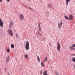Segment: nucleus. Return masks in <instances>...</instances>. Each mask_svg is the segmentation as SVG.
Wrapping results in <instances>:
<instances>
[{
    "label": "nucleus",
    "instance_id": "22",
    "mask_svg": "<svg viewBox=\"0 0 75 75\" xmlns=\"http://www.w3.org/2000/svg\"><path fill=\"white\" fill-rule=\"evenodd\" d=\"M6 52L8 53H9L10 52V50L9 49H8L6 50Z\"/></svg>",
    "mask_w": 75,
    "mask_h": 75
},
{
    "label": "nucleus",
    "instance_id": "13",
    "mask_svg": "<svg viewBox=\"0 0 75 75\" xmlns=\"http://www.w3.org/2000/svg\"><path fill=\"white\" fill-rule=\"evenodd\" d=\"M47 71H45L43 73L44 75H47Z\"/></svg>",
    "mask_w": 75,
    "mask_h": 75
},
{
    "label": "nucleus",
    "instance_id": "24",
    "mask_svg": "<svg viewBox=\"0 0 75 75\" xmlns=\"http://www.w3.org/2000/svg\"><path fill=\"white\" fill-rule=\"evenodd\" d=\"M48 6L49 8H50L51 7V6L50 4H48Z\"/></svg>",
    "mask_w": 75,
    "mask_h": 75
},
{
    "label": "nucleus",
    "instance_id": "23",
    "mask_svg": "<svg viewBox=\"0 0 75 75\" xmlns=\"http://www.w3.org/2000/svg\"><path fill=\"white\" fill-rule=\"evenodd\" d=\"M16 37L18 38V34H16Z\"/></svg>",
    "mask_w": 75,
    "mask_h": 75
},
{
    "label": "nucleus",
    "instance_id": "28",
    "mask_svg": "<svg viewBox=\"0 0 75 75\" xmlns=\"http://www.w3.org/2000/svg\"><path fill=\"white\" fill-rule=\"evenodd\" d=\"M71 56H75V54H71Z\"/></svg>",
    "mask_w": 75,
    "mask_h": 75
},
{
    "label": "nucleus",
    "instance_id": "29",
    "mask_svg": "<svg viewBox=\"0 0 75 75\" xmlns=\"http://www.w3.org/2000/svg\"><path fill=\"white\" fill-rule=\"evenodd\" d=\"M7 2H9L10 1V0H6Z\"/></svg>",
    "mask_w": 75,
    "mask_h": 75
},
{
    "label": "nucleus",
    "instance_id": "34",
    "mask_svg": "<svg viewBox=\"0 0 75 75\" xmlns=\"http://www.w3.org/2000/svg\"><path fill=\"white\" fill-rule=\"evenodd\" d=\"M74 56H75V54H74Z\"/></svg>",
    "mask_w": 75,
    "mask_h": 75
},
{
    "label": "nucleus",
    "instance_id": "7",
    "mask_svg": "<svg viewBox=\"0 0 75 75\" xmlns=\"http://www.w3.org/2000/svg\"><path fill=\"white\" fill-rule=\"evenodd\" d=\"M13 25V22H12V21H11L9 25V28H11L12 27Z\"/></svg>",
    "mask_w": 75,
    "mask_h": 75
},
{
    "label": "nucleus",
    "instance_id": "14",
    "mask_svg": "<svg viewBox=\"0 0 75 75\" xmlns=\"http://www.w3.org/2000/svg\"><path fill=\"white\" fill-rule=\"evenodd\" d=\"M41 65L42 67H44L45 66L44 62H42L41 63Z\"/></svg>",
    "mask_w": 75,
    "mask_h": 75
},
{
    "label": "nucleus",
    "instance_id": "8",
    "mask_svg": "<svg viewBox=\"0 0 75 75\" xmlns=\"http://www.w3.org/2000/svg\"><path fill=\"white\" fill-rule=\"evenodd\" d=\"M69 48L70 50H72L73 51H75V48H74L72 46H70L69 47Z\"/></svg>",
    "mask_w": 75,
    "mask_h": 75
},
{
    "label": "nucleus",
    "instance_id": "33",
    "mask_svg": "<svg viewBox=\"0 0 75 75\" xmlns=\"http://www.w3.org/2000/svg\"><path fill=\"white\" fill-rule=\"evenodd\" d=\"M30 0H28V1H30Z\"/></svg>",
    "mask_w": 75,
    "mask_h": 75
},
{
    "label": "nucleus",
    "instance_id": "26",
    "mask_svg": "<svg viewBox=\"0 0 75 75\" xmlns=\"http://www.w3.org/2000/svg\"><path fill=\"white\" fill-rule=\"evenodd\" d=\"M29 8L31 10H33V9L32 8H31V7H29Z\"/></svg>",
    "mask_w": 75,
    "mask_h": 75
},
{
    "label": "nucleus",
    "instance_id": "20",
    "mask_svg": "<svg viewBox=\"0 0 75 75\" xmlns=\"http://www.w3.org/2000/svg\"><path fill=\"white\" fill-rule=\"evenodd\" d=\"M37 59L38 61L39 62H40V59L38 56H37Z\"/></svg>",
    "mask_w": 75,
    "mask_h": 75
},
{
    "label": "nucleus",
    "instance_id": "2",
    "mask_svg": "<svg viewBox=\"0 0 75 75\" xmlns=\"http://www.w3.org/2000/svg\"><path fill=\"white\" fill-rule=\"evenodd\" d=\"M25 45V48L26 50H28L29 49V43L28 41H26Z\"/></svg>",
    "mask_w": 75,
    "mask_h": 75
},
{
    "label": "nucleus",
    "instance_id": "31",
    "mask_svg": "<svg viewBox=\"0 0 75 75\" xmlns=\"http://www.w3.org/2000/svg\"><path fill=\"white\" fill-rule=\"evenodd\" d=\"M74 68H75V65H74Z\"/></svg>",
    "mask_w": 75,
    "mask_h": 75
},
{
    "label": "nucleus",
    "instance_id": "30",
    "mask_svg": "<svg viewBox=\"0 0 75 75\" xmlns=\"http://www.w3.org/2000/svg\"><path fill=\"white\" fill-rule=\"evenodd\" d=\"M0 2H2V0H0Z\"/></svg>",
    "mask_w": 75,
    "mask_h": 75
},
{
    "label": "nucleus",
    "instance_id": "17",
    "mask_svg": "<svg viewBox=\"0 0 75 75\" xmlns=\"http://www.w3.org/2000/svg\"><path fill=\"white\" fill-rule=\"evenodd\" d=\"M11 47L12 49H14V46L13 44H11Z\"/></svg>",
    "mask_w": 75,
    "mask_h": 75
},
{
    "label": "nucleus",
    "instance_id": "21",
    "mask_svg": "<svg viewBox=\"0 0 75 75\" xmlns=\"http://www.w3.org/2000/svg\"><path fill=\"white\" fill-rule=\"evenodd\" d=\"M54 73H55V74L56 75H59L58 72H57V71H55Z\"/></svg>",
    "mask_w": 75,
    "mask_h": 75
},
{
    "label": "nucleus",
    "instance_id": "27",
    "mask_svg": "<svg viewBox=\"0 0 75 75\" xmlns=\"http://www.w3.org/2000/svg\"><path fill=\"white\" fill-rule=\"evenodd\" d=\"M73 47H75V44H74L72 45Z\"/></svg>",
    "mask_w": 75,
    "mask_h": 75
},
{
    "label": "nucleus",
    "instance_id": "9",
    "mask_svg": "<svg viewBox=\"0 0 75 75\" xmlns=\"http://www.w3.org/2000/svg\"><path fill=\"white\" fill-rule=\"evenodd\" d=\"M48 60V58L47 57H46L45 59L43 60V62H46Z\"/></svg>",
    "mask_w": 75,
    "mask_h": 75
},
{
    "label": "nucleus",
    "instance_id": "1",
    "mask_svg": "<svg viewBox=\"0 0 75 75\" xmlns=\"http://www.w3.org/2000/svg\"><path fill=\"white\" fill-rule=\"evenodd\" d=\"M7 33L8 35L11 36H13V31L11 29H8L7 30Z\"/></svg>",
    "mask_w": 75,
    "mask_h": 75
},
{
    "label": "nucleus",
    "instance_id": "16",
    "mask_svg": "<svg viewBox=\"0 0 75 75\" xmlns=\"http://www.w3.org/2000/svg\"><path fill=\"white\" fill-rule=\"evenodd\" d=\"M24 57L25 59H28V55H27V54H25L24 55Z\"/></svg>",
    "mask_w": 75,
    "mask_h": 75
},
{
    "label": "nucleus",
    "instance_id": "15",
    "mask_svg": "<svg viewBox=\"0 0 75 75\" xmlns=\"http://www.w3.org/2000/svg\"><path fill=\"white\" fill-rule=\"evenodd\" d=\"M38 27H39V30L40 31H41V28L40 25V23H39Z\"/></svg>",
    "mask_w": 75,
    "mask_h": 75
},
{
    "label": "nucleus",
    "instance_id": "5",
    "mask_svg": "<svg viewBox=\"0 0 75 75\" xmlns=\"http://www.w3.org/2000/svg\"><path fill=\"white\" fill-rule=\"evenodd\" d=\"M20 19L21 20L23 19H24V15H23V14H21L19 16Z\"/></svg>",
    "mask_w": 75,
    "mask_h": 75
},
{
    "label": "nucleus",
    "instance_id": "25",
    "mask_svg": "<svg viewBox=\"0 0 75 75\" xmlns=\"http://www.w3.org/2000/svg\"><path fill=\"white\" fill-rule=\"evenodd\" d=\"M40 74H42V71H40Z\"/></svg>",
    "mask_w": 75,
    "mask_h": 75
},
{
    "label": "nucleus",
    "instance_id": "4",
    "mask_svg": "<svg viewBox=\"0 0 75 75\" xmlns=\"http://www.w3.org/2000/svg\"><path fill=\"white\" fill-rule=\"evenodd\" d=\"M63 22H61L58 23V27L59 29H60L63 25Z\"/></svg>",
    "mask_w": 75,
    "mask_h": 75
},
{
    "label": "nucleus",
    "instance_id": "11",
    "mask_svg": "<svg viewBox=\"0 0 75 75\" xmlns=\"http://www.w3.org/2000/svg\"><path fill=\"white\" fill-rule=\"evenodd\" d=\"M66 6H67L69 4V2L70 1V0H66Z\"/></svg>",
    "mask_w": 75,
    "mask_h": 75
},
{
    "label": "nucleus",
    "instance_id": "19",
    "mask_svg": "<svg viewBox=\"0 0 75 75\" xmlns=\"http://www.w3.org/2000/svg\"><path fill=\"white\" fill-rule=\"evenodd\" d=\"M72 61L74 62H75V57H73V58L72 59Z\"/></svg>",
    "mask_w": 75,
    "mask_h": 75
},
{
    "label": "nucleus",
    "instance_id": "3",
    "mask_svg": "<svg viewBox=\"0 0 75 75\" xmlns=\"http://www.w3.org/2000/svg\"><path fill=\"white\" fill-rule=\"evenodd\" d=\"M57 49L58 51H60L61 50V45L59 42H57Z\"/></svg>",
    "mask_w": 75,
    "mask_h": 75
},
{
    "label": "nucleus",
    "instance_id": "10",
    "mask_svg": "<svg viewBox=\"0 0 75 75\" xmlns=\"http://www.w3.org/2000/svg\"><path fill=\"white\" fill-rule=\"evenodd\" d=\"M69 18L70 20H72L73 19V16L72 15H69Z\"/></svg>",
    "mask_w": 75,
    "mask_h": 75
},
{
    "label": "nucleus",
    "instance_id": "36",
    "mask_svg": "<svg viewBox=\"0 0 75 75\" xmlns=\"http://www.w3.org/2000/svg\"><path fill=\"white\" fill-rule=\"evenodd\" d=\"M47 75H48L47 74Z\"/></svg>",
    "mask_w": 75,
    "mask_h": 75
},
{
    "label": "nucleus",
    "instance_id": "12",
    "mask_svg": "<svg viewBox=\"0 0 75 75\" xmlns=\"http://www.w3.org/2000/svg\"><path fill=\"white\" fill-rule=\"evenodd\" d=\"M65 18L67 20H70L69 19V17L67 16V15H65L64 16Z\"/></svg>",
    "mask_w": 75,
    "mask_h": 75
},
{
    "label": "nucleus",
    "instance_id": "6",
    "mask_svg": "<svg viewBox=\"0 0 75 75\" xmlns=\"http://www.w3.org/2000/svg\"><path fill=\"white\" fill-rule=\"evenodd\" d=\"M4 25V23L2 22L1 19L0 18V26L1 27H3Z\"/></svg>",
    "mask_w": 75,
    "mask_h": 75
},
{
    "label": "nucleus",
    "instance_id": "35",
    "mask_svg": "<svg viewBox=\"0 0 75 75\" xmlns=\"http://www.w3.org/2000/svg\"><path fill=\"white\" fill-rule=\"evenodd\" d=\"M9 74V75H10V74Z\"/></svg>",
    "mask_w": 75,
    "mask_h": 75
},
{
    "label": "nucleus",
    "instance_id": "32",
    "mask_svg": "<svg viewBox=\"0 0 75 75\" xmlns=\"http://www.w3.org/2000/svg\"><path fill=\"white\" fill-rule=\"evenodd\" d=\"M49 45H51V44H49Z\"/></svg>",
    "mask_w": 75,
    "mask_h": 75
},
{
    "label": "nucleus",
    "instance_id": "18",
    "mask_svg": "<svg viewBox=\"0 0 75 75\" xmlns=\"http://www.w3.org/2000/svg\"><path fill=\"white\" fill-rule=\"evenodd\" d=\"M9 59H10V57L9 56H8L6 59V61H7V62H8L9 60Z\"/></svg>",
    "mask_w": 75,
    "mask_h": 75
}]
</instances>
